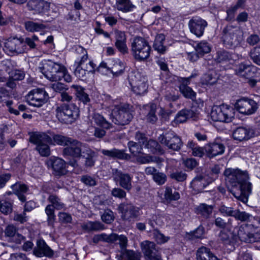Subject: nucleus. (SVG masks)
I'll return each mask as SVG.
<instances>
[{
    "instance_id": "nucleus-47",
    "label": "nucleus",
    "mask_w": 260,
    "mask_h": 260,
    "mask_svg": "<svg viewBox=\"0 0 260 260\" xmlns=\"http://www.w3.org/2000/svg\"><path fill=\"white\" fill-rule=\"evenodd\" d=\"M232 230L224 229L219 234V238L225 244L231 245L235 242L231 236Z\"/></svg>"
},
{
    "instance_id": "nucleus-6",
    "label": "nucleus",
    "mask_w": 260,
    "mask_h": 260,
    "mask_svg": "<svg viewBox=\"0 0 260 260\" xmlns=\"http://www.w3.org/2000/svg\"><path fill=\"white\" fill-rule=\"evenodd\" d=\"M56 116L61 122L71 124L79 116V109L74 104H62L56 109Z\"/></svg>"
},
{
    "instance_id": "nucleus-26",
    "label": "nucleus",
    "mask_w": 260,
    "mask_h": 260,
    "mask_svg": "<svg viewBox=\"0 0 260 260\" xmlns=\"http://www.w3.org/2000/svg\"><path fill=\"white\" fill-rule=\"evenodd\" d=\"M48 163L52 166L53 170L57 175H64L67 172L66 164L61 158L58 157L51 158L48 160Z\"/></svg>"
},
{
    "instance_id": "nucleus-15",
    "label": "nucleus",
    "mask_w": 260,
    "mask_h": 260,
    "mask_svg": "<svg viewBox=\"0 0 260 260\" xmlns=\"http://www.w3.org/2000/svg\"><path fill=\"white\" fill-rule=\"evenodd\" d=\"M223 32V41L228 45H237L243 40V32L239 29L229 26L224 29Z\"/></svg>"
},
{
    "instance_id": "nucleus-41",
    "label": "nucleus",
    "mask_w": 260,
    "mask_h": 260,
    "mask_svg": "<svg viewBox=\"0 0 260 260\" xmlns=\"http://www.w3.org/2000/svg\"><path fill=\"white\" fill-rule=\"evenodd\" d=\"M102 152L104 155L111 157L125 159L127 157V155L123 151L116 149H113L110 150L103 149L102 150Z\"/></svg>"
},
{
    "instance_id": "nucleus-42",
    "label": "nucleus",
    "mask_w": 260,
    "mask_h": 260,
    "mask_svg": "<svg viewBox=\"0 0 260 260\" xmlns=\"http://www.w3.org/2000/svg\"><path fill=\"white\" fill-rule=\"evenodd\" d=\"M180 194L177 191L173 192L172 189L169 187H166L164 193L165 201L170 203L173 201H177L180 199Z\"/></svg>"
},
{
    "instance_id": "nucleus-21",
    "label": "nucleus",
    "mask_w": 260,
    "mask_h": 260,
    "mask_svg": "<svg viewBox=\"0 0 260 260\" xmlns=\"http://www.w3.org/2000/svg\"><path fill=\"white\" fill-rule=\"evenodd\" d=\"M118 210L121 213V216L124 220H131L140 214V209L132 204H121L118 207Z\"/></svg>"
},
{
    "instance_id": "nucleus-16",
    "label": "nucleus",
    "mask_w": 260,
    "mask_h": 260,
    "mask_svg": "<svg viewBox=\"0 0 260 260\" xmlns=\"http://www.w3.org/2000/svg\"><path fill=\"white\" fill-rule=\"evenodd\" d=\"M207 25L208 23L205 20L198 16L193 17L188 22L190 31L198 38L203 36Z\"/></svg>"
},
{
    "instance_id": "nucleus-19",
    "label": "nucleus",
    "mask_w": 260,
    "mask_h": 260,
    "mask_svg": "<svg viewBox=\"0 0 260 260\" xmlns=\"http://www.w3.org/2000/svg\"><path fill=\"white\" fill-rule=\"evenodd\" d=\"M142 251L147 260H162L161 255L157 251L154 242L147 240L141 243Z\"/></svg>"
},
{
    "instance_id": "nucleus-64",
    "label": "nucleus",
    "mask_w": 260,
    "mask_h": 260,
    "mask_svg": "<svg viewBox=\"0 0 260 260\" xmlns=\"http://www.w3.org/2000/svg\"><path fill=\"white\" fill-rule=\"evenodd\" d=\"M153 179L157 184L162 185L166 181L167 177L165 174L158 172L154 175Z\"/></svg>"
},
{
    "instance_id": "nucleus-62",
    "label": "nucleus",
    "mask_w": 260,
    "mask_h": 260,
    "mask_svg": "<svg viewBox=\"0 0 260 260\" xmlns=\"http://www.w3.org/2000/svg\"><path fill=\"white\" fill-rule=\"evenodd\" d=\"M204 234V230L203 227L199 226L194 231L189 233L188 238L193 240L195 239L202 238Z\"/></svg>"
},
{
    "instance_id": "nucleus-39",
    "label": "nucleus",
    "mask_w": 260,
    "mask_h": 260,
    "mask_svg": "<svg viewBox=\"0 0 260 260\" xmlns=\"http://www.w3.org/2000/svg\"><path fill=\"white\" fill-rule=\"evenodd\" d=\"M118 260H140V253H135L132 250H124L121 255L116 256Z\"/></svg>"
},
{
    "instance_id": "nucleus-33",
    "label": "nucleus",
    "mask_w": 260,
    "mask_h": 260,
    "mask_svg": "<svg viewBox=\"0 0 260 260\" xmlns=\"http://www.w3.org/2000/svg\"><path fill=\"white\" fill-rule=\"evenodd\" d=\"M114 7L117 10L124 13L132 11L135 8L131 0H116Z\"/></svg>"
},
{
    "instance_id": "nucleus-35",
    "label": "nucleus",
    "mask_w": 260,
    "mask_h": 260,
    "mask_svg": "<svg viewBox=\"0 0 260 260\" xmlns=\"http://www.w3.org/2000/svg\"><path fill=\"white\" fill-rule=\"evenodd\" d=\"M14 193L16 194L19 199L22 202H24L26 200L24 194L27 191V187L24 184L16 183L11 186Z\"/></svg>"
},
{
    "instance_id": "nucleus-17",
    "label": "nucleus",
    "mask_w": 260,
    "mask_h": 260,
    "mask_svg": "<svg viewBox=\"0 0 260 260\" xmlns=\"http://www.w3.org/2000/svg\"><path fill=\"white\" fill-rule=\"evenodd\" d=\"M159 141L169 149L175 151L179 150L182 144L180 138L173 132H168L165 135L160 136Z\"/></svg>"
},
{
    "instance_id": "nucleus-34",
    "label": "nucleus",
    "mask_w": 260,
    "mask_h": 260,
    "mask_svg": "<svg viewBox=\"0 0 260 260\" xmlns=\"http://www.w3.org/2000/svg\"><path fill=\"white\" fill-rule=\"evenodd\" d=\"M197 257L198 260H219L211 253L210 249L205 247L198 250Z\"/></svg>"
},
{
    "instance_id": "nucleus-24",
    "label": "nucleus",
    "mask_w": 260,
    "mask_h": 260,
    "mask_svg": "<svg viewBox=\"0 0 260 260\" xmlns=\"http://www.w3.org/2000/svg\"><path fill=\"white\" fill-rule=\"evenodd\" d=\"M114 178L118 181L120 186L129 191L132 189V177L127 174H123L121 172L116 170L114 173Z\"/></svg>"
},
{
    "instance_id": "nucleus-57",
    "label": "nucleus",
    "mask_w": 260,
    "mask_h": 260,
    "mask_svg": "<svg viewBox=\"0 0 260 260\" xmlns=\"http://www.w3.org/2000/svg\"><path fill=\"white\" fill-rule=\"evenodd\" d=\"M250 57L254 63L260 66V46L254 47L251 51Z\"/></svg>"
},
{
    "instance_id": "nucleus-13",
    "label": "nucleus",
    "mask_w": 260,
    "mask_h": 260,
    "mask_svg": "<svg viewBox=\"0 0 260 260\" xmlns=\"http://www.w3.org/2000/svg\"><path fill=\"white\" fill-rule=\"evenodd\" d=\"M235 108L240 113L245 115H249L256 111L258 105L253 100L243 97L236 101L235 104Z\"/></svg>"
},
{
    "instance_id": "nucleus-28",
    "label": "nucleus",
    "mask_w": 260,
    "mask_h": 260,
    "mask_svg": "<svg viewBox=\"0 0 260 260\" xmlns=\"http://www.w3.org/2000/svg\"><path fill=\"white\" fill-rule=\"evenodd\" d=\"M207 155L209 157H213L223 153L225 147L221 143H214L205 146Z\"/></svg>"
},
{
    "instance_id": "nucleus-30",
    "label": "nucleus",
    "mask_w": 260,
    "mask_h": 260,
    "mask_svg": "<svg viewBox=\"0 0 260 260\" xmlns=\"http://www.w3.org/2000/svg\"><path fill=\"white\" fill-rule=\"evenodd\" d=\"M255 67L241 63L235 69L236 74L240 76L248 78L252 76L255 71Z\"/></svg>"
},
{
    "instance_id": "nucleus-7",
    "label": "nucleus",
    "mask_w": 260,
    "mask_h": 260,
    "mask_svg": "<svg viewBox=\"0 0 260 260\" xmlns=\"http://www.w3.org/2000/svg\"><path fill=\"white\" fill-rule=\"evenodd\" d=\"M131 50L135 59L138 61H144L149 57L151 49L145 39L136 37L132 42Z\"/></svg>"
},
{
    "instance_id": "nucleus-38",
    "label": "nucleus",
    "mask_w": 260,
    "mask_h": 260,
    "mask_svg": "<svg viewBox=\"0 0 260 260\" xmlns=\"http://www.w3.org/2000/svg\"><path fill=\"white\" fill-rule=\"evenodd\" d=\"M117 238V235L115 234L107 235L105 234L102 233L101 234L95 235L92 238L93 242L98 243L100 241H106L107 242H112Z\"/></svg>"
},
{
    "instance_id": "nucleus-27",
    "label": "nucleus",
    "mask_w": 260,
    "mask_h": 260,
    "mask_svg": "<svg viewBox=\"0 0 260 260\" xmlns=\"http://www.w3.org/2000/svg\"><path fill=\"white\" fill-rule=\"evenodd\" d=\"M115 43V45L121 52L124 53L127 52L128 48L126 44V38L125 33L123 31L116 30L114 31Z\"/></svg>"
},
{
    "instance_id": "nucleus-40",
    "label": "nucleus",
    "mask_w": 260,
    "mask_h": 260,
    "mask_svg": "<svg viewBox=\"0 0 260 260\" xmlns=\"http://www.w3.org/2000/svg\"><path fill=\"white\" fill-rule=\"evenodd\" d=\"M165 37L162 34H159L156 37L153 47L155 50L160 53H164L166 51V47L164 45Z\"/></svg>"
},
{
    "instance_id": "nucleus-36",
    "label": "nucleus",
    "mask_w": 260,
    "mask_h": 260,
    "mask_svg": "<svg viewBox=\"0 0 260 260\" xmlns=\"http://www.w3.org/2000/svg\"><path fill=\"white\" fill-rule=\"evenodd\" d=\"M5 233L7 237L13 238V240L17 243H20L23 240V237L21 235L17 233L16 229L13 225L7 226Z\"/></svg>"
},
{
    "instance_id": "nucleus-58",
    "label": "nucleus",
    "mask_w": 260,
    "mask_h": 260,
    "mask_svg": "<svg viewBox=\"0 0 260 260\" xmlns=\"http://www.w3.org/2000/svg\"><path fill=\"white\" fill-rule=\"evenodd\" d=\"M153 238L158 244L167 242L170 239L169 237L165 236L157 230H154L153 232Z\"/></svg>"
},
{
    "instance_id": "nucleus-53",
    "label": "nucleus",
    "mask_w": 260,
    "mask_h": 260,
    "mask_svg": "<svg viewBox=\"0 0 260 260\" xmlns=\"http://www.w3.org/2000/svg\"><path fill=\"white\" fill-rule=\"evenodd\" d=\"M10 80H21L24 78V74L23 71L14 69L9 72Z\"/></svg>"
},
{
    "instance_id": "nucleus-1",
    "label": "nucleus",
    "mask_w": 260,
    "mask_h": 260,
    "mask_svg": "<svg viewBox=\"0 0 260 260\" xmlns=\"http://www.w3.org/2000/svg\"><path fill=\"white\" fill-rule=\"evenodd\" d=\"M224 175L227 183L232 186L231 191L238 198L247 199L251 192L252 184L248 181L249 176L246 171L239 169H226Z\"/></svg>"
},
{
    "instance_id": "nucleus-56",
    "label": "nucleus",
    "mask_w": 260,
    "mask_h": 260,
    "mask_svg": "<svg viewBox=\"0 0 260 260\" xmlns=\"http://www.w3.org/2000/svg\"><path fill=\"white\" fill-rule=\"evenodd\" d=\"M213 206L207 205L205 204H202L197 208L199 212L204 216H207L211 214L213 210Z\"/></svg>"
},
{
    "instance_id": "nucleus-46",
    "label": "nucleus",
    "mask_w": 260,
    "mask_h": 260,
    "mask_svg": "<svg viewBox=\"0 0 260 260\" xmlns=\"http://www.w3.org/2000/svg\"><path fill=\"white\" fill-rule=\"evenodd\" d=\"M188 148L191 149L192 154L194 156L202 157L205 154V149L195 144L192 141H190L187 144Z\"/></svg>"
},
{
    "instance_id": "nucleus-29",
    "label": "nucleus",
    "mask_w": 260,
    "mask_h": 260,
    "mask_svg": "<svg viewBox=\"0 0 260 260\" xmlns=\"http://www.w3.org/2000/svg\"><path fill=\"white\" fill-rule=\"evenodd\" d=\"M197 118L196 113L190 110H182L176 115L172 122L173 125L184 122L187 119L192 118L193 120Z\"/></svg>"
},
{
    "instance_id": "nucleus-55",
    "label": "nucleus",
    "mask_w": 260,
    "mask_h": 260,
    "mask_svg": "<svg viewBox=\"0 0 260 260\" xmlns=\"http://www.w3.org/2000/svg\"><path fill=\"white\" fill-rule=\"evenodd\" d=\"M45 213L47 215V221L49 224H53L55 220L54 208L51 205H48L45 208Z\"/></svg>"
},
{
    "instance_id": "nucleus-43",
    "label": "nucleus",
    "mask_w": 260,
    "mask_h": 260,
    "mask_svg": "<svg viewBox=\"0 0 260 260\" xmlns=\"http://www.w3.org/2000/svg\"><path fill=\"white\" fill-rule=\"evenodd\" d=\"M83 229L88 231H99L104 229V225L99 221H87L82 225Z\"/></svg>"
},
{
    "instance_id": "nucleus-8",
    "label": "nucleus",
    "mask_w": 260,
    "mask_h": 260,
    "mask_svg": "<svg viewBox=\"0 0 260 260\" xmlns=\"http://www.w3.org/2000/svg\"><path fill=\"white\" fill-rule=\"evenodd\" d=\"M128 82L132 91L138 95L145 94L148 89V84L147 77L137 70L129 73Z\"/></svg>"
},
{
    "instance_id": "nucleus-51",
    "label": "nucleus",
    "mask_w": 260,
    "mask_h": 260,
    "mask_svg": "<svg viewBox=\"0 0 260 260\" xmlns=\"http://www.w3.org/2000/svg\"><path fill=\"white\" fill-rule=\"evenodd\" d=\"M217 81V77L214 73L205 74L202 79V83L205 85H213Z\"/></svg>"
},
{
    "instance_id": "nucleus-11",
    "label": "nucleus",
    "mask_w": 260,
    "mask_h": 260,
    "mask_svg": "<svg viewBox=\"0 0 260 260\" xmlns=\"http://www.w3.org/2000/svg\"><path fill=\"white\" fill-rule=\"evenodd\" d=\"M3 50L8 54L13 55L24 52L26 47L22 39L13 37L5 41Z\"/></svg>"
},
{
    "instance_id": "nucleus-54",
    "label": "nucleus",
    "mask_w": 260,
    "mask_h": 260,
    "mask_svg": "<svg viewBox=\"0 0 260 260\" xmlns=\"http://www.w3.org/2000/svg\"><path fill=\"white\" fill-rule=\"evenodd\" d=\"M234 217L242 221H249L253 218V217L249 213L245 212H241L239 210H235Z\"/></svg>"
},
{
    "instance_id": "nucleus-49",
    "label": "nucleus",
    "mask_w": 260,
    "mask_h": 260,
    "mask_svg": "<svg viewBox=\"0 0 260 260\" xmlns=\"http://www.w3.org/2000/svg\"><path fill=\"white\" fill-rule=\"evenodd\" d=\"M179 89L181 92L186 98L190 99L193 100L196 98V93L194 92L191 88L184 84H182L179 86Z\"/></svg>"
},
{
    "instance_id": "nucleus-23",
    "label": "nucleus",
    "mask_w": 260,
    "mask_h": 260,
    "mask_svg": "<svg viewBox=\"0 0 260 260\" xmlns=\"http://www.w3.org/2000/svg\"><path fill=\"white\" fill-rule=\"evenodd\" d=\"M33 253L35 255L40 257L44 256L51 257L53 254L52 250L42 239H40L37 241V247L34 249Z\"/></svg>"
},
{
    "instance_id": "nucleus-10",
    "label": "nucleus",
    "mask_w": 260,
    "mask_h": 260,
    "mask_svg": "<svg viewBox=\"0 0 260 260\" xmlns=\"http://www.w3.org/2000/svg\"><path fill=\"white\" fill-rule=\"evenodd\" d=\"M29 141L36 145V150L42 156L46 157L50 154L51 138L44 133H32L30 135Z\"/></svg>"
},
{
    "instance_id": "nucleus-22",
    "label": "nucleus",
    "mask_w": 260,
    "mask_h": 260,
    "mask_svg": "<svg viewBox=\"0 0 260 260\" xmlns=\"http://www.w3.org/2000/svg\"><path fill=\"white\" fill-rule=\"evenodd\" d=\"M136 140L138 143L145 145V147L150 149V151L153 153L159 152L161 153V150L158 143L154 140H150L147 141V138L142 133L138 132L136 134Z\"/></svg>"
},
{
    "instance_id": "nucleus-3",
    "label": "nucleus",
    "mask_w": 260,
    "mask_h": 260,
    "mask_svg": "<svg viewBox=\"0 0 260 260\" xmlns=\"http://www.w3.org/2000/svg\"><path fill=\"white\" fill-rule=\"evenodd\" d=\"M51 142L50 145H52L67 146L68 147L63 149V155L72 156L74 157H80L83 148L85 146V145L76 140L58 134L52 136Z\"/></svg>"
},
{
    "instance_id": "nucleus-25",
    "label": "nucleus",
    "mask_w": 260,
    "mask_h": 260,
    "mask_svg": "<svg viewBox=\"0 0 260 260\" xmlns=\"http://www.w3.org/2000/svg\"><path fill=\"white\" fill-rule=\"evenodd\" d=\"M253 135V131L252 129L239 127L233 132V137L235 140L242 141L249 139Z\"/></svg>"
},
{
    "instance_id": "nucleus-9",
    "label": "nucleus",
    "mask_w": 260,
    "mask_h": 260,
    "mask_svg": "<svg viewBox=\"0 0 260 260\" xmlns=\"http://www.w3.org/2000/svg\"><path fill=\"white\" fill-rule=\"evenodd\" d=\"M235 110L234 108L227 105L213 107L210 117L213 121L223 122H230L235 117Z\"/></svg>"
},
{
    "instance_id": "nucleus-63",
    "label": "nucleus",
    "mask_w": 260,
    "mask_h": 260,
    "mask_svg": "<svg viewBox=\"0 0 260 260\" xmlns=\"http://www.w3.org/2000/svg\"><path fill=\"white\" fill-rule=\"evenodd\" d=\"M136 161L141 164H148L154 161L153 158L148 155L142 154V153L136 156Z\"/></svg>"
},
{
    "instance_id": "nucleus-52",
    "label": "nucleus",
    "mask_w": 260,
    "mask_h": 260,
    "mask_svg": "<svg viewBox=\"0 0 260 260\" xmlns=\"http://www.w3.org/2000/svg\"><path fill=\"white\" fill-rule=\"evenodd\" d=\"M48 200L52 204V207L57 210L62 209L65 207L64 204L61 202L60 199L55 196H50L48 198Z\"/></svg>"
},
{
    "instance_id": "nucleus-60",
    "label": "nucleus",
    "mask_w": 260,
    "mask_h": 260,
    "mask_svg": "<svg viewBox=\"0 0 260 260\" xmlns=\"http://www.w3.org/2000/svg\"><path fill=\"white\" fill-rule=\"evenodd\" d=\"M215 224L216 226L223 229H227L229 230V229H230V230H232L233 226L231 225V220H229L228 223H226L223 219H222L220 217H218L215 219Z\"/></svg>"
},
{
    "instance_id": "nucleus-18",
    "label": "nucleus",
    "mask_w": 260,
    "mask_h": 260,
    "mask_svg": "<svg viewBox=\"0 0 260 260\" xmlns=\"http://www.w3.org/2000/svg\"><path fill=\"white\" fill-rule=\"evenodd\" d=\"M102 69H107L115 76H118L122 74L125 69V65L118 59H110L107 62L101 63L98 70L101 72Z\"/></svg>"
},
{
    "instance_id": "nucleus-31",
    "label": "nucleus",
    "mask_w": 260,
    "mask_h": 260,
    "mask_svg": "<svg viewBox=\"0 0 260 260\" xmlns=\"http://www.w3.org/2000/svg\"><path fill=\"white\" fill-rule=\"evenodd\" d=\"M89 120L92 125H96L105 129L110 128L111 125L102 115L96 113L91 116Z\"/></svg>"
},
{
    "instance_id": "nucleus-4",
    "label": "nucleus",
    "mask_w": 260,
    "mask_h": 260,
    "mask_svg": "<svg viewBox=\"0 0 260 260\" xmlns=\"http://www.w3.org/2000/svg\"><path fill=\"white\" fill-rule=\"evenodd\" d=\"M76 50L81 52L82 55L75 62L74 74L78 78L84 80L86 79L87 75L94 72L96 65L92 61L88 59L87 52L83 47L79 46Z\"/></svg>"
},
{
    "instance_id": "nucleus-44",
    "label": "nucleus",
    "mask_w": 260,
    "mask_h": 260,
    "mask_svg": "<svg viewBox=\"0 0 260 260\" xmlns=\"http://www.w3.org/2000/svg\"><path fill=\"white\" fill-rule=\"evenodd\" d=\"M25 29L29 32L39 31L45 28V26L40 23L28 21L25 23Z\"/></svg>"
},
{
    "instance_id": "nucleus-12",
    "label": "nucleus",
    "mask_w": 260,
    "mask_h": 260,
    "mask_svg": "<svg viewBox=\"0 0 260 260\" xmlns=\"http://www.w3.org/2000/svg\"><path fill=\"white\" fill-rule=\"evenodd\" d=\"M48 98V94L45 90L35 88L29 92L26 100L29 105L40 107L47 102Z\"/></svg>"
},
{
    "instance_id": "nucleus-48",
    "label": "nucleus",
    "mask_w": 260,
    "mask_h": 260,
    "mask_svg": "<svg viewBox=\"0 0 260 260\" xmlns=\"http://www.w3.org/2000/svg\"><path fill=\"white\" fill-rule=\"evenodd\" d=\"M142 145H143L142 144L139 143L138 144L133 141L128 142V146L129 150L134 157L138 156L139 154L141 153L142 150Z\"/></svg>"
},
{
    "instance_id": "nucleus-45",
    "label": "nucleus",
    "mask_w": 260,
    "mask_h": 260,
    "mask_svg": "<svg viewBox=\"0 0 260 260\" xmlns=\"http://www.w3.org/2000/svg\"><path fill=\"white\" fill-rule=\"evenodd\" d=\"M197 53L200 56L208 53L211 51L210 45L206 41H202L199 42L195 48Z\"/></svg>"
},
{
    "instance_id": "nucleus-59",
    "label": "nucleus",
    "mask_w": 260,
    "mask_h": 260,
    "mask_svg": "<svg viewBox=\"0 0 260 260\" xmlns=\"http://www.w3.org/2000/svg\"><path fill=\"white\" fill-rule=\"evenodd\" d=\"M39 41L38 37L33 35L31 37H26L23 41L24 44H26L30 49H32L36 48L37 45L36 42Z\"/></svg>"
},
{
    "instance_id": "nucleus-50",
    "label": "nucleus",
    "mask_w": 260,
    "mask_h": 260,
    "mask_svg": "<svg viewBox=\"0 0 260 260\" xmlns=\"http://www.w3.org/2000/svg\"><path fill=\"white\" fill-rule=\"evenodd\" d=\"M146 109L149 110V113L147 115V120L150 122H155L157 118L155 115L156 106L155 104H151L146 106Z\"/></svg>"
},
{
    "instance_id": "nucleus-2",
    "label": "nucleus",
    "mask_w": 260,
    "mask_h": 260,
    "mask_svg": "<svg viewBox=\"0 0 260 260\" xmlns=\"http://www.w3.org/2000/svg\"><path fill=\"white\" fill-rule=\"evenodd\" d=\"M42 72L50 81L56 82L52 84V88L56 92H61L64 89V85L57 82L63 79L67 82H71L72 78L66 68L61 64L48 60L44 63Z\"/></svg>"
},
{
    "instance_id": "nucleus-37",
    "label": "nucleus",
    "mask_w": 260,
    "mask_h": 260,
    "mask_svg": "<svg viewBox=\"0 0 260 260\" xmlns=\"http://www.w3.org/2000/svg\"><path fill=\"white\" fill-rule=\"evenodd\" d=\"M71 88L76 91V95L78 99L84 104L89 102L90 98L88 95L85 92L84 89L80 85L73 84Z\"/></svg>"
},
{
    "instance_id": "nucleus-5",
    "label": "nucleus",
    "mask_w": 260,
    "mask_h": 260,
    "mask_svg": "<svg viewBox=\"0 0 260 260\" xmlns=\"http://www.w3.org/2000/svg\"><path fill=\"white\" fill-rule=\"evenodd\" d=\"M109 108L112 111L111 120L116 124H127L133 118V115L128 110V106L126 104L114 101L113 105L109 106Z\"/></svg>"
},
{
    "instance_id": "nucleus-32",
    "label": "nucleus",
    "mask_w": 260,
    "mask_h": 260,
    "mask_svg": "<svg viewBox=\"0 0 260 260\" xmlns=\"http://www.w3.org/2000/svg\"><path fill=\"white\" fill-rule=\"evenodd\" d=\"M209 183L206 179L201 176L195 177L190 183V186L194 191L195 193L202 191Z\"/></svg>"
},
{
    "instance_id": "nucleus-61",
    "label": "nucleus",
    "mask_w": 260,
    "mask_h": 260,
    "mask_svg": "<svg viewBox=\"0 0 260 260\" xmlns=\"http://www.w3.org/2000/svg\"><path fill=\"white\" fill-rule=\"evenodd\" d=\"M102 220L106 223H110L114 220L113 213L110 210H106L101 215Z\"/></svg>"
},
{
    "instance_id": "nucleus-14",
    "label": "nucleus",
    "mask_w": 260,
    "mask_h": 260,
    "mask_svg": "<svg viewBox=\"0 0 260 260\" xmlns=\"http://www.w3.org/2000/svg\"><path fill=\"white\" fill-rule=\"evenodd\" d=\"M251 225L243 224L240 227L232 228L231 236L235 242L239 239L241 241L247 243H251L255 241L254 235L248 232Z\"/></svg>"
},
{
    "instance_id": "nucleus-20",
    "label": "nucleus",
    "mask_w": 260,
    "mask_h": 260,
    "mask_svg": "<svg viewBox=\"0 0 260 260\" xmlns=\"http://www.w3.org/2000/svg\"><path fill=\"white\" fill-rule=\"evenodd\" d=\"M27 7L34 14L43 15L50 10V4L44 0H29L27 3Z\"/></svg>"
}]
</instances>
